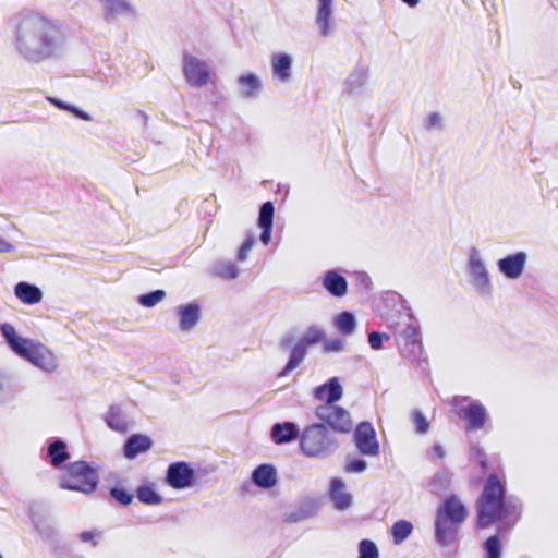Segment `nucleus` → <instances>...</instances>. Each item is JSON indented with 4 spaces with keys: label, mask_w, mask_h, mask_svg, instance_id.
<instances>
[{
    "label": "nucleus",
    "mask_w": 558,
    "mask_h": 558,
    "mask_svg": "<svg viewBox=\"0 0 558 558\" xmlns=\"http://www.w3.org/2000/svg\"><path fill=\"white\" fill-rule=\"evenodd\" d=\"M477 530H486L498 524V531L512 529L521 519V506L506 496V484L500 477L490 474L475 504Z\"/></svg>",
    "instance_id": "obj_1"
},
{
    "label": "nucleus",
    "mask_w": 558,
    "mask_h": 558,
    "mask_svg": "<svg viewBox=\"0 0 558 558\" xmlns=\"http://www.w3.org/2000/svg\"><path fill=\"white\" fill-rule=\"evenodd\" d=\"M57 25L40 14L25 15L17 27L19 48H33L39 54L48 57L56 45Z\"/></svg>",
    "instance_id": "obj_2"
},
{
    "label": "nucleus",
    "mask_w": 558,
    "mask_h": 558,
    "mask_svg": "<svg viewBox=\"0 0 558 558\" xmlns=\"http://www.w3.org/2000/svg\"><path fill=\"white\" fill-rule=\"evenodd\" d=\"M469 515L466 506L457 495L448 496L437 508L435 518V539L447 546L458 538L460 526Z\"/></svg>",
    "instance_id": "obj_3"
},
{
    "label": "nucleus",
    "mask_w": 558,
    "mask_h": 558,
    "mask_svg": "<svg viewBox=\"0 0 558 558\" xmlns=\"http://www.w3.org/2000/svg\"><path fill=\"white\" fill-rule=\"evenodd\" d=\"M1 332L10 348L21 357L46 372L57 369V359L46 345L19 337L15 328L10 324L1 325Z\"/></svg>",
    "instance_id": "obj_4"
},
{
    "label": "nucleus",
    "mask_w": 558,
    "mask_h": 558,
    "mask_svg": "<svg viewBox=\"0 0 558 558\" xmlns=\"http://www.w3.org/2000/svg\"><path fill=\"white\" fill-rule=\"evenodd\" d=\"M337 447L329 428L322 423L305 427L300 437V449L308 458H324Z\"/></svg>",
    "instance_id": "obj_5"
},
{
    "label": "nucleus",
    "mask_w": 558,
    "mask_h": 558,
    "mask_svg": "<svg viewBox=\"0 0 558 558\" xmlns=\"http://www.w3.org/2000/svg\"><path fill=\"white\" fill-rule=\"evenodd\" d=\"M98 485V475L86 461H75L68 464L60 476L62 489L92 494Z\"/></svg>",
    "instance_id": "obj_6"
},
{
    "label": "nucleus",
    "mask_w": 558,
    "mask_h": 558,
    "mask_svg": "<svg viewBox=\"0 0 558 558\" xmlns=\"http://www.w3.org/2000/svg\"><path fill=\"white\" fill-rule=\"evenodd\" d=\"M315 416L335 432L349 433L353 427L350 413L336 403L319 404L315 409Z\"/></svg>",
    "instance_id": "obj_7"
},
{
    "label": "nucleus",
    "mask_w": 558,
    "mask_h": 558,
    "mask_svg": "<svg viewBox=\"0 0 558 558\" xmlns=\"http://www.w3.org/2000/svg\"><path fill=\"white\" fill-rule=\"evenodd\" d=\"M397 344L403 357L410 361H418L423 355V344L418 338V331L415 326L408 324L397 335Z\"/></svg>",
    "instance_id": "obj_8"
},
{
    "label": "nucleus",
    "mask_w": 558,
    "mask_h": 558,
    "mask_svg": "<svg viewBox=\"0 0 558 558\" xmlns=\"http://www.w3.org/2000/svg\"><path fill=\"white\" fill-rule=\"evenodd\" d=\"M183 73L186 82L194 87H202L210 81L208 64L187 52L183 56Z\"/></svg>",
    "instance_id": "obj_9"
},
{
    "label": "nucleus",
    "mask_w": 558,
    "mask_h": 558,
    "mask_svg": "<svg viewBox=\"0 0 558 558\" xmlns=\"http://www.w3.org/2000/svg\"><path fill=\"white\" fill-rule=\"evenodd\" d=\"M354 442L357 450L364 456L376 457L379 453L375 429L368 422H362L356 426Z\"/></svg>",
    "instance_id": "obj_10"
},
{
    "label": "nucleus",
    "mask_w": 558,
    "mask_h": 558,
    "mask_svg": "<svg viewBox=\"0 0 558 558\" xmlns=\"http://www.w3.org/2000/svg\"><path fill=\"white\" fill-rule=\"evenodd\" d=\"M167 483L174 489H184L192 486L194 471L186 462H174L167 471Z\"/></svg>",
    "instance_id": "obj_11"
},
{
    "label": "nucleus",
    "mask_w": 558,
    "mask_h": 558,
    "mask_svg": "<svg viewBox=\"0 0 558 558\" xmlns=\"http://www.w3.org/2000/svg\"><path fill=\"white\" fill-rule=\"evenodd\" d=\"M458 415L465 422L466 432H474L483 428L487 421V411L478 401H473L468 407L461 409L458 412Z\"/></svg>",
    "instance_id": "obj_12"
},
{
    "label": "nucleus",
    "mask_w": 558,
    "mask_h": 558,
    "mask_svg": "<svg viewBox=\"0 0 558 558\" xmlns=\"http://www.w3.org/2000/svg\"><path fill=\"white\" fill-rule=\"evenodd\" d=\"M343 396V388L338 377H332L314 389V398L322 404H335Z\"/></svg>",
    "instance_id": "obj_13"
},
{
    "label": "nucleus",
    "mask_w": 558,
    "mask_h": 558,
    "mask_svg": "<svg viewBox=\"0 0 558 558\" xmlns=\"http://www.w3.org/2000/svg\"><path fill=\"white\" fill-rule=\"evenodd\" d=\"M526 263V254L519 252L513 255H508L498 262L499 270L509 279L519 278Z\"/></svg>",
    "instance_id": "obj_14"
},
{
    "label": "nucleus",
    "mask_w": 558,
    "mask_h": 558,
    "mask_svg": "<svg viewBox=\"0 0 558 558\" xmlns=\"http://www.w3.org/2000/svg\"><path fill=\"white\" fill-rule=\"evenodd\" d=\"M153 447V440L149 436L143 434L131 435L124 446L123 454L126 459H134L138 454L148 451Z\"/></svg>",
    "instance_id": "obj_15"
},
{
    "label": "nucleus",
    "mask_w": 558,
    "mask_h": 558,
    "mask_svg": "<svg viewBox=\"0 0 558 558\" xmlns=\"http://www.w3.org/2000/svg\"><path fill=\"white\" fill-rule=\"evenodd\" d=\"M332 20V0H318L315 23L322 36L330 35Z\"/></svg>",
    "instance_id": "obj_16"
},
{
    "label": "nucleus",
    "mask_w": 558,
    "mask_h": 558,
    "mask_svg": "<svg viewBox=\"0 0 558 558\" xmlns=\"http://www.w3.org/2000/svg\"><path fill=\"white\" fill-rule=\"evenodd\" d=\"M324 288L333 296H343L348 291L347 279L336 270H329L323 278Z\"/></svg>",
    "instance_id": "obj_17"
},
{
    "label": "nucleus",
    "mask_w": 558,
    "mask_h": 558,
    "mask_svg": "<svg viewBox=\"0 0 558 558\" xmlns=\"http://www.w3.org/2000/svg\"><path fill=\"white\" fill-rule=\"evenodd\" d=\"M298 435V428L291 422L277 423L271 428V438L278 445L289 442L295 439Z\"/></svg>",
    "instance_id": "obj_18"
},
{
    "label": "nucleus",
    "mask_w": 558,
    "mask_h": 558,
    "mask_svg": "<svg viewBox=\"0 0 558 558\" xmlns=\"http://www.w3.org/2000/svg\"><path fill=\"white\" fill-rule=\"evenodd\" d=\"M252 480L258 487L270 488L277 483L276 470L270 464H262L253 471Z\"/></svg>",
    "instance_id": "obj_19"
},
{
    "label": "nucleus",
    "mask_w": 558,
    "mask_h": 558,
    "mask_svg": "<svg viewBox=\"0 0 558 558\" xmlns=\"http://www.w3.org/2000/svg\"><path fill=\"white\" fill-rule=\"evenodd\" d=\"M272 72L280 81L286 82L291 76L292 59L287 53H275L271 58Z\"/></svg>",
    "instance_id": "obj_20"
},
{
    "label": "nucleus",
    "mask_w": 558,
    "mask_h": 558,
    "mask_svg": "<svg viewBox=\"0 0 558 558\" xmlns=\"http://www.w3.org/2000/svg\"><path fill=\"white\" fill-rule=\"evenodd\" d=\"M15 295L25 304H36L43 299L41 290L27 282H20L15 286Z\"/></svg>",
    "instance_id": "obj_21"
},
{
    "label": "nucleus",
    "mask_w": 558,
    "mask_h": 558,
    "mask_svg": "<svg viewBox=\"0 0 558 558\" xmlns=\"http://www.w3.org/2000/svg\"><path fill=\"white\" fill-rule=\"evenodd\" d=\"M180 316V327L182 330H191L199 320V306L197 304H187L178 308Z\"/></svg>",
    "instance_id": "obj_22"
},
{
    "label": "nucleus",
    "mask_w": 558,
    "mask_h": 558,
    "mask_svg": "<svg viewBox=\"0 0 558 558\" xmlns=\"http://www.w3.org/2000/svg\"><path fill=\"white\" fill-rule=\"evenodd\" d=\"M330 494L337 509L344 510L350 507L352 497L344 490V483L341 480H332Z\"/></svg>",
    "instance_id": "obj_23"
},
{
    "label": "nucleus",
    "mask_w": 558,
    "mask_h": 558,
    "mask_svg": "<svg viewBox=\"0 0 558 558\" xmlns=\"http://www.w3.org/2000/svg\"><path fill=\"white\" fill-rule=\"evenodd\" d=\"M49 462L52 466L59 468L70 459L68 446L62 440H56L48 446Z\"/></svg>",
    "instance_id": "obj_24"
},
{
    "label": "nucleus",
    "mask_w": 558,
    "mask_h": 558,
    "mask_svg": "<svg viewBox=\"0 0 558 558\" xmlns=\"http://www.w3.org/2000/svg\"><path fill=\"white\" fill-rule=\"evenodd\" d=\"M238 83L241 87L242 95L246 98L255 96L262 88L260 80L253 73L241 75L238 78Z\"/></svg>",
    "instance_id": "obj_25"
},
{
    "label": "nucleus",
    "mask_w": 558,
    "mask_h": 558,
    "mask_svg": "<svg viewBox=\"0 0 558 558\" xmlns=\"http://www.w3.org/2000/svg\"><path fill=\"white\" fill-rule=\"evenodd\" d=\"M306 345L304 343L296 344L291 353V357L284 368L280 372L279 377L287 376L291 371L298 367L306 356Z\"/></svg>",
    "instance_id": "obj_26"
},
{
    "label": "nucleus",
    "mask_w": 558,
    "mask_h": 558,
    "mask_svg": "<svg viewBox=\"0 0 558 558\" xmlns=\"http://www.w3.org/2000/svg\"><path fill=\"white\" fill-rule=\"evenodd\" d=\"M106 422L108 426L116 432L125 433L128 430V422L117 407H111L107 413Z\"/></svg>",
    "instance_id": "obj_27"
},
{
    "label": "nucleus",
    "mask_w": 558,
    "mask_h": 558,
    "mask_svg": "<svg viewBox=\"0 0 558 558\" xmlns=\"http://www.w3.org/2000/svg\"><path fill=\"white\" fill-rule=\"evenodd\" d=\"M136 496L138 500L145 505H160L162 502V497L157 494L153 485H142L136 490Z\"/></svg>",
    "instance_id": "obj_28"
},
{
    "label": "nucleus",
    "mask_w": 558,
    "mask_h": 558,
    "mask_svg": "<svg viewBox=\"0 0 558 558\" xmlns=\"http://www.w3.org/2000/svg\"><path fill=\"white\" fill-rule=\"evenodd\" d=\"M413 532V525L405 520L397 521L390 530L395 544H401Z\"/></svg>",
    "instance_id": "obj_29"
},
{
    "label": "nucleus",
    "mask_w": 558,
    "mask_h": 558,
    "mask_svg": "<svg viewBox=\"0 0 558 558\" xmlns=\"http://www.w3.org/2000/svg\"><path fill=\"white\" fill-rule=\"evenodd\" d=\"M336 327L344 335H351L356 328L354 315L349 312H342L335 319Z\"/></svg>",
    "instance_id": "obj_30"
},
{
    "label": "nucleus",
    "mask_w": 558,
    "mask_h": 558,
    "mask_svg": "<svg viewBox=\"0 0 558 558\" xmlns=\"http://www.w3.org/2000/svg\"><path fill=\"white\" fill-rule=\"evenodd\" d=\"M104 4L107 17H112L118 13L129 11L131 8L125 0H100Z\"/></svg>",
    "instance_id": "obj_31"
},
{
    "label": "nucleus",
    "mask_w": 558,
    "mask_h": 558,
    "mask_svg": "<svg viewBox=\"0 0 558 558\" xmlns=\"http://www.w3.org/2000/svg\"><path fill=\"white\" fill-rule=\"evenodd\" d=\"M484 550L486 558H501L502 543L500 537L497 534L487 537L484 543Z\"/></svg>",
    "instance_id": "obj_32"
},
{
    "label": "nucleus",
    "mask_w": 558,
    "mask_h": 558,
    "mask_svg": "<svg viewBox=\"0 0 558 558\" xmlns=\"http://www.w3.org/2000/svg\"><path fill=\"white\" fill-rule=\"evenodd\" d=\"M165 298L166 293L163 290H155L153 292L141 295L138 298V302L145 307H153L157 303L161 302Z\"/></svg>",
    "instance_id": "obj_33"
},
{
    "label": "nucleus",
    "mask_w": 558,
    "mask_h": 558,
    "mask_svg": "<svg viewBox=\"0 0 558 558\" xmlns=\"http://www.w3.org/2000/svg\"><path fill=\"white\" fill-rule=\"evenodd\" d=\"M275 208L271 202H266L262 205L258 217L259 226H272Z\"/></svg>",
    "instance_id": "obj_34"
},
{
    "label": "nucleus",
    "mask_w": 558,
    "mask_h": 558,
    "mask_svg": "<svg viewBox=\"0 0 558 558\" xmlns=\"http://www.w3.org/2000/svg\"><path fill=\"white\" fill-rule=\"evenodd\" d=\"M215 274L217 277H219L221 279L231 280V279H235L238 277L239 271L234 264L227 263V264H222V265H219L218 267H216Z\"/></svg>",
    "instance_id": "obj_35"
},
{
    "label": "nucleus",
    "mask_w": 558,
    "mask_h": 558,
    "mask_svg": "<svg viewBox=\"0 0 558 558\" xmlns=\"http://www.w3.org/2000/svg\"><path fill=\"white\" fill-rule=\"evenodd\" d=\"M411 416L415 425L416 433L425 434L429 430V422L427 421L422 411L414 410Z\"/></svg>",
    "instance_id": "obj_36"
},
{
    "label": "nucleus",
    "mask_w": 558,
    "mask_h": 558,
    "mask_svg": "<svg viewBox=\"0 0 558 558\" xmlns=\"http://www.w3.org/2000/svg\"><path fill=\"white\" fill-rule=\"evenodd\" d=\"M359 551V558H378V549L374 542L369 539H363L360 543Z\"/></svg>",
    "instance_id": "obj_37"
},
{
    "label": "nucleus",
    "mask_w": 558,
    "mask_h": 558,
    "mask_svg": "<svg viewBox=\"0 0 558 558\" xmlns=\"http://www.w3.org/2000/svg\"><path fill=\"white\" fill-rule=\"evenodd\" d=\"M110 496L122 506H129L133 501V495L122 487L110 489Z\"/></svg>",
    "instance_id": "obj_38"
},
{
    "label": "nucleus",
    "mask_w": 558,
    "mask_h": 558,
    "mask_svg": "<svg viewBox=\"0 0 558 558\" xmlns=\"http://www.w3.org/2000/svg\"><path fill=\"white\" fill-rule=\"evenodd\" d=\"M324 336L325 335L320 329L311 327L303 338L302 343H304L306 347L310 344L318 343L324 339Z\"/></svg>",
    "instance_id": "obj_39"
},
{
    "label": "nucleus",
    "mask_w": 558,
    "mask_h": 558,
    "mask_svg": "<svg viewBox=\"0 0 558 558\" xmlns=\"http://www.w3.org/2000/svg\"><path fill=\"white\" fill-rule=\"evenodd\" d=\"M49 100L56 107H58L60 109H63V110H66V111H70V112L74 113L77 118H80L82 120H86V121L89 120V116L87 113H85L84 111H82V110H80V109H77V108H75L73 106L63 104L60 100L54 99V98H50Z\"/></svg>",
    "instance_id": "obj_40"
},
{
    "label": "nucleus",
    "mask_w": 558,
    "mask_h": 558,
    "mask_svg": "<svg viewBox=\"0 0 558 558\" xmlns=\"http://www.w3.org/2000/svg\"><path fill=\"white\" fill-rule=\"evenodd\" d=\"M390 337L386 333L373 331L368 335V343L373 350H379L383 347L384 340H389Z\"/></svg>",
    "instance_id": "obj_41"
},
{
    "label": "nucleus",
    "mask_w": 558,
    "mask_h": 558,
    "mask_svg": "<svg viewBox=\"0 0 558 558\" xmlns=\"http://www.w3.org/2000/svg\"><path fill=\"white\" fill-rule=\"evenodd\" d=\"M255 243V240L252 235H248L244 242L242 243V245L240 246L239 248V252H238V259L239 260H245L248 253L251 252L253 245Z\"/></svg>",
    "instance_id": "obj_42"
},
{
    "label": "nucleus",
    "mask_w": 558,
    "mask_h": 558,
    "mask_svg": "<svg viewBox=\"0 0 558 558\" xmlns=\"http://www.w3.org/2000/svg\"><path fill=\"white\" fill-rule=\"evenodd\" d=\"M367 464L364 460H353L350 461L347 465L348 472H363L366 469Z\"/></svg>",
    "instance_id": "obj_43"
},
{
    "label": "nucleus",
    "mask_w": 558,
    "mask_h": 558,
    "mask_svg": "<svg viewBox=\"0 0 558 558\" xmlns=\"http://www.w3.org/2000/svg\"><path fill=\"white\" fill-rule=\"evenodd\" d=\"M343 349V342L342 340L336 339L331 341H327L324 344V351L325 352H338Z\"/></svg>",
    "instance_id": "obj_44"
},
{
    "label": "nucleus",
    "mask_w": 558,
    "mask_h": 558,
    "mask_svg": "<svg viewBox=\"0 0 558 558\" xmlns=\"http://www.w3.org/2000/svg\"><path fill=\"white\" fill-rule=\"evenodd\" d=\"M441 117L438 112H433L428 116L426 120V128L432 130L440 124Z\"/></svg>",
    "instance_id": "obj_45"
},
{
    "label": "nucleus",
    "mask_w": 558,
    "mask_h": 558,
    "mask_svg": "<svg viewBox=\"0 0 558 558\" xmlns=\"http://www.w3.org/2000/svg\"><path fill=\"white\" fill-rule=\"evenodd\" d=\"M472 269L480 278L487 279V271L480 260L472 262Z\"/></svg>",
    "instance_id": "obj_46"
},
{
    "label": "nucleus",
    "mask_w": 558,
    "mask_h": 558,
    "mask_svg": "<svg viewBox=\"0 0 558 558\" xmlns=\"http://www.w3.org/2000/svg\"><path fill=\"white\" fill-rule=\"evenodd\" d=\"M262 228L260 241L267 245L270 242L272 226H259Z\"/></svg>",
    "instance_id": "obj_47"
},
{
    "label": "nucleus",
    "mask_w": 558,
    "mask_h": 558,
    "mask_svg": "<svg viewBox=\"0 0 558 558\" xmlns=\"http://www.w3.org/2000/svg\"><path fill=\"white\" fill-rule=\"evenodd\" d=\"M445 449L440 444H435L430 450V457L433 459H444L445 458Z\"/></svg>",
    "instance_id": "obj_48"
},
{
    "label": "nucleus",
    "mask_w": 558,
    "mask_h": 558,
    "mask_svg": "<svg viewBox=\"0 0 558 558\" xmlns=\"http://www.w3.org/2000/svg\"><path fill=\"white\" fill-rule=\"evenodd\" d=\"M80 538L82 542L88 543L90 542L94 546L97 545V542L95 541V534L90 531H85L80 535Z\"/></svg>",
    "instance_id": "obj_49"
},
{
    "label": "nucleus",
    "mask_w": 558,
    "mask_h": 558,
    "mask_svg": "<svg viewBox=\"0 0 558 558\" xmlns=\"http://www.w3.org/2000/svg\"><path fill=\"white\" fill-rule=\"evenodd\" d=\"M12 248V245L0 235V253L10 252Z\"/></svg>",
    "instance_id": "obj_50"
},
{
    "label": "nucleus",
    "mask_w": 558,
    "mask_h": 558,
    "mask_svg": "<svg viewBox=\"0 0 558 558\" xmlns=\"http://www.w3.org/2000/svg\"><path fill=\"white\" fill-rule=\"evenodd\" d=\"M292 341H293L292 337H286V338L282 339L281 345L283 348H288L292 343Z\"/></svg>",
    "instance_id": "obj_51"
},
{
    "label": "nucleus",
    "mask_w": 558,
    "mask_h": 558,
    "mask_svg": "<svg viewBox=\"0 0 558 558\" xmlns=\"http://www.w3.org/2000/svg\"><path fill=\"white\" fill-rule=\"evenodd\" d=\"M402 2L407 3L411 8H414L418 4L420 0H402Z\"/></svg>",
    "instance_id": "obj_52"
},
{
    "label": "nucleus",
    "mask_w": 558,
    "mask_h": 558,
    "mask_svg": "<svg viewBox=\"0 0 558 558\" xmlns=\"http://www.w3.org/2000/svg\"><path fill=\"white\" fill-rule=\"evenodd\" d=\"M481 465H482L483 468H486V462H485V461H482V462H481Z\"/></svg>",
    "instance_id": "obj_53"
}]
</instances>
